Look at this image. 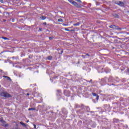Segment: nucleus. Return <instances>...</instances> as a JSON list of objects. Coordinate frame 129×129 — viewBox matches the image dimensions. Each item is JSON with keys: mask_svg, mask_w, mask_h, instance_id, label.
Returning <instances> with one entry per match:
<instances>
[{"mask_svg": "<svg viewBox=\"0 0 129 129\" xmlns=\"http://www.w3.org/2000/svg\"><path fill=\"white\" fill-rule=\"evenodd\" d=\"M0 96H3L4 97H5L6 98H10V97H12V95H11V94H9V93H7V92L1 93Z\"/></svg>", "mask_w": 129, "mask_h": 129, "instance_id": "1", "label": "nucleus"}, {"mask_svg": "<svg viewBox=\"0 0 129 129\" xmlns=\"http://www.w3.org/2000/svg\"><path fill=\"white\" fill-rule=\"evenodd\" d=\"M109 27L111 29H113V30H119L120 31L122 30L121 28H119L118 26L115 25H110Z\"/></svg>", "mask_w": 129, "mask_h": 129, "instance_id": "2", "label": "nucleus"}, {"mask_svg": "<svg viewBox=\"0 0 129 129\" xmlns=\"http://www.w3.org/2000/svg\"><path fill=\"white\" fill-rule=\"evenodd\" d=\"M64 93V95L66 96H67L68 97H69V96H70V95H71L70 92L68 90H64V93Z\"/></svg>", "mask_w": 129, "mask_h": 129, "instance_id": "3", "label": "nucleus"}, {"mask_svg": "<svg viewBox=\"0 0 129 129\" xmlns=\"http://www.w3.org/2000/svg\"><path fill=\"white\" fill-rule=\"evenodd\" d=\"M72 4L73 5V6H74L75 7H76V8H81V6H80V5L78 4V3H77L75 1H74L73 2V3H72Z\"/></svg>", "mask_w": 129, "mask_h": 129, "instance_id": "4", "label": "nucleus"}, {"mask_svg": "<svg viewBox=\"0 0 129 129\" xmlns=\"http://www.w3.org/2000/svg\"><path fill=\"white\" fill-rule=\"evenodd\" d=\"M92 94L93 96H96V100H98V99H99V96H98V95H97V94L92 92Z\"/></svg>", "mask_w": 129, "mask_h": 129, "instance_id": "5", "label": "nucleus"}, {"mask_svg": "<svg viewBox=\"0 0 129 129\" xmlns=\"http://www.w3.org/2000/svg\"><path fill=\"white\" fill-rule=\"evenodd\" d=\"M57 50L58 51V54H63V49L58 48Z\"/></svg>", "mask_w": 129, "mask_h": 129, "instance_id": "6", "label": "nucleus"}, {"mask_svg": "<svg viewBox=\"0 0 129 129\" xmlns=\"http://www.w3.org/2000/svg\"><path fill=\"white\" fill-rule=\"evenodd\" d=\"M118 6H119L120 7H123V6H124V3H123L121 1H119V4L118 5Z\"/></svg>", "mask_w": 129, "mask_h": 129, "instance_id": "7", "label": "nucleus"}, {"mask_svg": "<svg viewBox=\"0 0 129 129\" xmlns=\"http://www.w3.org/2000/svg\"><path fill=\"white\" fill-rule=\"evenodd\" d=\"M113 122H115L116 123H117V122H119V119L114 118L113 119Z\"/></svg>", "mask_w": 129, "mask_h": 129, "instance_id": "8", "label": "nucleus"}, {"mask_svg": "<svg viewBox=\"0 0 129 129\" xmlns=\"http://www.w3.org/2000/svg\"><path fill=\"white\" fill-rule=\"evenodd\" d=\"M62 112H63V114H67V113H68V112H67V111H66V109L63 108L62 109Z\"/></svg>", "mask_w": 129, "mask_h": 129, "instance_id": "9", "label": "nucleus"}, {"mask_svg": "<svg viewBox=\"0 0 129 129\" xmlns=\"http://www.w3.org/2000/svg\"><path fill=\"white\" fill-rule=\"evenodd\" d=\"M84 109L86 110V111H88V112H89V111H90V108H89V107L88 106H85Z\"/></svg>", "mask_w": 129, "mask_h": 129, "instance_id": "10", "label": "nucleus"}, {"mask_svg": "<svg viewBox=\"0 0 129 129\" xmlns=\"http://www.w3.org/2000/svg\"><path fill=\"white\" fill-rule=\"evenodd\" d=\"M20 124H21V125L23 126L24 127H26V126H27V124H26L25 123H24L22 121L20 122Z\"/></svg>", "mask_w": 129, "mask_h": 129, "instance_id": "11", "label": "nucleus"}, {"mask_svg": "<svg viewBox=\"0 0 129 129\" xmlns=\"http://www.w3.org/2000/svg\"><path fill=\"white\" fill-rule=\"evenodd\" d=\"M3 77L4 78H6L7 80H10V81L12 80V79H11V78H10L9 77L4 76H3Z\"/></svg>", "mask_w": 129, "mask_h": 129, "instance_id": "12", "label": "nucleus"}, {"mask_svg": "<svg viewBox=\"0 0 129 129\" xmlns=\"http://www.w3.org/2000/svg\"><path fill=\"white\" fill-rule=\"evenodd\" d=\"M79 107H81L82 109H85V106L84 104H81V106H79Z\"/></svg>", "mask_w": 129, "mask_h": 129, "instance_id": "13", "label": "nucleus"}, {"mask_svg": "<svg viewBox=\"0 0 129 129\" xmlns=\"http://www.w3.org/2000/svg\"><path fill=\"white\" fill-rule=\"evenodd\" d=\"M46 59H48V60H51L53 59V57L52 56H48Z\"/></svg>", "mask_w": 129, "mask_h": 129, "instance_id": "14", "label": "nucleus"}, {"mask_svg": "<svg viewBox=\"0 0 129 129\" xmlns=\"http://www.w3.org/2000/svg\"><path fill=\"white\" fill-rule=\"evenodd\" d=\"M119 2H120V1H115V2H114V4H115V5H118V4H119Z\"/></svg>", "mask_w": 129, "mask_h": 129, "instance_id": "15", "label": "nucleus"}, {"mask_svg": "<svg viewBox=\"0 0 129 129\" xmlns=\"http://www.w3.org/2000/svg\"><path fill=\"white\" fill-rule=\"evenodd\" d=\"M28 110H36V108H30Z\"/></svg>", "mask_w": 129, "mask_h": 129, "instance_id": "16", "label": "nucleus"}, {"mask_svg": "<svg viewBox=\"0 0 129 129\" xmlns=\"http://www.w3.org/2000/svg\"><path fill=\"white\" fill-rule=\"evenodd\" d=\"M0 122L4 123V122H6V121H5V120H4V119H3L2 118H0Z\"/></svg>", "mask_w": 129, "mask_h": 129, "instance_id": "17", "label": "nucleus"}, {"mask_svg": "<svg viewBox=\"0 0 129 129\" xmlns=\"http://www.w3.org/2000/svg\"><path fill=\"white\" fill-rule=\"evenodd\" d=\"M79 25H80V23L79 22H78L77 23L74 24V26H79Z\"/></svg>", "mask_w": 129, "mask_h": 129, "instance_id": "18", "label": "nucleus"}, {"mask_svg": "<svg viewBox=\"0 0 129 129\" xmlns=\"http://www.w3.org/2000/svg\"><path fill=\"white\" fill-rule=\"evenodd\" d=\"M41 20H46V17L42 16L41 17Z\"/></svg>", "mask_w": 129, "mask_h": 129, "instance_id": "19", "label": "nucleus"}, {"mask_svg": "<svg viewBox=\"0 0 129 129\" xmlns=\"http://www.w3.org/2000/svg\"><path fill=\"white\" fill-rule=\"evenodd\" d=\"M5 14H6L7 17H9V16H10V13H9V12H5Z\"/></svg>", "mask_w": 129, "mask_h": 129, "instance_id": "20", "label": "nucleus"}, {"mask_svg": "<svg viewBox=\"0 0 129 129\" xmlns=\"http://www.w3.org/2000/svg\"><path fill=\"white\" fill-rule=\"evenodd\" d=\"M57 92H58V93L59 94H60L61 93V90H57Z\"/></svg>", "mask_w": 129, "mask_h": 129, "instance_id": "21", "label": "nucleus"}, {"mask_svg": "<svg viewBox=\"0 0 129 129\" xmlns=\"http://www.w3.org/2000/svg\"><path fill=\"white\" fill-rule=\"evenodd\" d=\"M76 2H78V3H80V4H82V2H81V0H75Z\"/></svg>", "mask_w": 129, "mask_h": 129, "instance_id": "22", "label": "nucleus"}, {"mask_svg": "<svg viewBox=\"0 0 129 129\" xmlns=\"http://www.w3.org/2000/svg\"><path fill=\"white\" fill-rule=\"evenodd\" d=\"M113 16H114V17H115L116 18H118V15L116 14H114Z\"/></svg>", "mask_w": 129, "mask_h": 129, "instance_id": "23", "label": "nucleus"}, {"mask_svg": "<svg viewBox=\"0 0 129 129\" xmlns=\"http://www.w3.org/2000/svg\"><path fill=\"white\" fill-rule=\"evenodd\" d=\"M58 22H63V19H58Z\"/></svg>", "mask_w": 129, "mask_h": 129, "instance_id": "24", "label": "nucleus"}, {"mask_svg": "<svg viewBox=\"0 0 129 129\" xmlns=\"http://www.w3.org/2000/svg\"><path fill=\"white\" fill-rule=\"evenodd\" d=\"M2 39H4V40H9V38H8L7 37H3Z\"/></svg>", "mask_w": 129, "mask_h": 129, "instance_id": "25", "label": "nucleus"}, {"mask_svg": "<svg viewBox=\"0 0 129 129\" xmlns=\"http://www.w3.org/2000/svg\"><path fill=\"white\" fill-rule=\"evenodd\" d=\"M82 58H83L84 59H85V58H87V57H86V56L84 55H82Z\"/></svg>", "mask_w": 129, "mask_h": 129, "instance_id": "26", "label": "nucleus"}, {"mask_svg": "<svg viewBox=\"0 0 129 129\" xmlns=\"http://www.w3.org/2000/svg\"><path fill=\"white\" fill-rule=\"evenodd\" d=\"M69 1V2L71 3V4H73V2H74V1L73 0H68Z\"/></svg>", "mask_w": 129, "mask_h": 129, "instance_id": "27", "label": "nucleus"}, {"mask_svg": "<svg viewBox=\"0 0 129 129\" xmlns=\"http://www.w3.org/2000/svg\"><path fill=\"white\" fill-rule=\"evenodd\" d=\"M86 57H90V55H89L88 53H86V55H85Z\"/></svg>", "mask_w": 129, "mask_h": 129, "instance_id": "28", "label": "nucleus"}, {"mask_svg": "<svg viewBox=\"0 0 129 129\" xmlns=\"http://www.w3.org/2000/svg\"><path fill=\"white\" fill-rule=\"evenodd\" d=\"M64 30L65 31H67L68 32H69V31H70V30L68 29L67 28H65Z\"/></svg>", "mask_w": 129, "mask_h": 129, "instance_id": "29", "label": "nucleus"}, {"mask_svg": "<svg viewBox=\"0 0 129 129\" xmlns=\"http://www.w3.org/2000/svg\"><path fill=\"white\" fill-rule=\"evenodd\" d=\"M62 26H68V24H62Z\"/></svg>", "mask_w": 129, "mask_h": 129, "instance_id": "30", "label": "nucleus"}, {"mask_svg": "<svg viewBox=\"0 0 129 129\" xmlns=\"http://www.w3.org/2000/svg\"><path fill=\"white\" fill-rule=\"evenodd\" d=\"M53 39V37H49V40H52Z\"/></svg>", "mask_w": 129, "mask_h": 129, "instance_id": "31", "label": "nucleus"}, {"mask_svg": "<svg viewBox=\"0 0 129 129\" xmlns=\"http://www.w3.org/2000/svg\"><path fill=\"white\" fill-rule=\"evenodd\" d=\"M0 2L1 4H4V0H1Z\"/></svg>", "mask_w": 129, "mask_h": 129, "instance_id": "32", "label": "nucleus"}, {"mask_svg": "<svg viewBox=\"0 0 129 129\" xmlns=\"http://www.w3.org/2000/svg\"><path fill=\"white\" fill-rule=\"evenodd\" d=\"M70 31H71V32H75V30H74V29H72Z\"/></svg>", "mask_w": 129, "mask_h": 129, "instance_id": "33", "label": "nucleus"}, {"mask_svg": "<svg viewBox=\"0 0 129 129\" xmlns=\"http://www.w3.org/2000/svg\"><path fill=\"white\" fill-rule=\"evenodd\" d=\"M33 125L34 126V128H37V126L36 125V124H34Z\"/></svg>", "mask_w": 129, "mask_h": 129, "instance_id": "34", "label": "nucleus"}, {"mask_svg": "<svg viewBox=\"0 0 129 129\" xmlns=\"http://www.w3.org/2000/svg\"><path fill=\"white\" fill-rule=\"evenodd\" d=\"M87 82H89V83H90V82H92V80H90V81H88Z\"/></svg>", "mask_w": 129, "mask_h": 129, "instance_id": "35", "label": "nucleus"}, {"mask_svg": "<svg viewBox=\"0 0 129 129\" xmlns=\"http://www.w3.org/2000/svg\"><path fill=\"white\" fill-rule=\"evenodd\" d=\"M12 22H15V19H12Z\"/></svg>", "mask_w": 129, "mask_h": 129, "instance_id": "36", "label": "nucleus"}, {"mask_svg": "<svg viewBox=\"0 0 129 129\" xmlns=\"http://www.w3.org/2000/svg\"><path fill=\"white\" fill-rule=\"evenodd\" d=\"M43 24V25H47V23H46V22H44Z\"/></svg>", "mask_w": 129, "mask_h": 129, "instance_id": "37", "label": "nucleus"}, {"mask_svg": "<svg viewBox=\"0 0 129 129\" xmlns=\"http://www.w3.org/2000/svg\"><path fill=\"white\" fill-rule=\"evenodd\" d=\"M26 95H27V96H29V95H30V94L29 93H27V94H26Z\"/></svg>", "mask_w": 129, "mask_h": 129, "instance_id": "38", "label": "nucleus"}, {"mask_svg": "<svg viewBox=\"0 0 129 129\" xmlns=\"http://www.w3.org/2000/svg\"><path fill=\"white\" fill-rule=\"evenodd\" d=\"M39 31H42V28H39Z\"/></svg>", "mask_w": 129, "mask_h": 129, "instance_id": "39", "label": "nucleus"}, {"mask_svg": "<svg viewBox=\"0 0 129 129\" xmlns=\"http://www.w3.org/2000/svg\"><path fill=\"white\" fill-rule=\"evenodd\" d=\"M76 107H79V105H78L77 104V105H76Z\"/></svg>", "mask_w": 129, "mask_h": 129, "instance_id": "40", "label": "nucleus"}, {"mask_svg": "<svg viewBox=\"0 0 129 129\" xmlns=\"http://www.w3.org/2000/svg\"><path fill=\"white\" fill-rule=\"evenodd\" d=\"M127 14L128 15V16H129V11H127Z\"/></svg>", "mask_w": 129, "mask_h": 129, "instance_id": "41", "label": "nucleus"}, {"mask_svg": "<svg viewBox=\"0 0 129 129\" xmlns=\"http://www.w3.org/2000/svg\"><path fill=\"white\" fill-rule=\"evenodd\" d=\"M72 28H73V27H69V29H72Z\"/></svg>", "mask_w": 129, "mask_h": 129, "instance_id": "42", "label": "nucleus"}, {"mask_svg": "<svg viewBox=\"0 0 129 129\" xmlns=\"http://www.w3.org/2000/svg\"><path fill=\"white\" fill-rule=\"evenodd\" d=\"M0 72H3V70H0Z\"/></svg>", "mask_w": 129, "mask_h": 129, "instance_id": "43", "label": "nucleus"}, {"mask_svg": "<svg viewBox=\"0 0 129 129\" xmlns=\"http://www.w3.org/2000/svg\"><path fill=\"white\" fill-rule=\"evenodd\" d=\"M127 72L128 73H129V70H127Z\"/></svg>", "mask_w": 129, "mask_h": 129, "instance_id": "44", "label": "nucleus"}, {"mask_svg": "<svg viewBox=\"0 0 129 129\" xmlns=\"http://www.w3.org/2000/svg\"><path fill=\"white\" fill-rule=\"evenodd\" d=\"M60 13H61V14H63V12H60Z\"/></svg>", "mask_w": 129, "mask_h": 129, "instance_id": "45", "label": "nucleus"}, {"mask_svg": "<svg viewBox=\"0 0 129 129\" xmlns=\"http://www.w3.org/2000/svg\"><path fill=\"white\" fill-rule=\"evenodd\" d=\"M27 122H29V120H27Z\"/></svg>", "mask_w": 129, "mask_h": 129, "instance_id": "46", "label": "nucleus"}, {"mask_svg": "<svg viewBox=\"0 0 129 129\" xmlns=\"http://www.w3.org/2000/svg\"><path fill=\"white\" fill-rule=\"evenodd\" d=\"M13 59L15 58V57L13 56Z\"/></svg>", "mask_w": 129, "mask_h": 129, "instance_id": "47", "label": "nucleus"}, {"mask_svg": "<svg viewBox=\"0 0 129 129\" xmlns=\"http://www.w3.org/2000/svg\"><path fill=\"white\" fill-rule=\"evenodd\" d=\"M5 126H8V125H6Z\"/></svg>", "mask_w": 129, "mask_h": 129, "instance_id": "48", "label": "nucleus"}, {"mask_svg": "<svg viewBox=\"0 0 129 129\" xmlns=\"http://www.w3.org/2000/svg\"><path fill=\"white\" fill-rule=\"evenodd\" d=\"M50 80H52V79H51V78H50Z\"/></svg>", "mask_w": 129, "mask_h": 129, "instance_id": "49", "label": "nucleus"}, {"mask_svg": "<svg viewBox=\"0 0 129 129\" xmlns=\"http://www.w3.org/2000/svg\"><path fill=\"white\" fill-rule=\"evenodd\" d=\"M55 78H57V77H55Z\"/></svg>", "mask_w": 129, "mask_h": 129, "instance_id": "50", "label": "nucleus"}, {"mask_svg": "<svg viewBox=\"0 0 129 129\" xmlns=\"http://www.w3.org/2000/svg\"><path fill=\"white\" fill-rule=\"evenodd\" d=\"M1 85H0V87H1Z\"/></svg>", "mask_w": 129, "mask_h": 129, "instance_id": "51", "label": "nucleus"}]
</instances>
